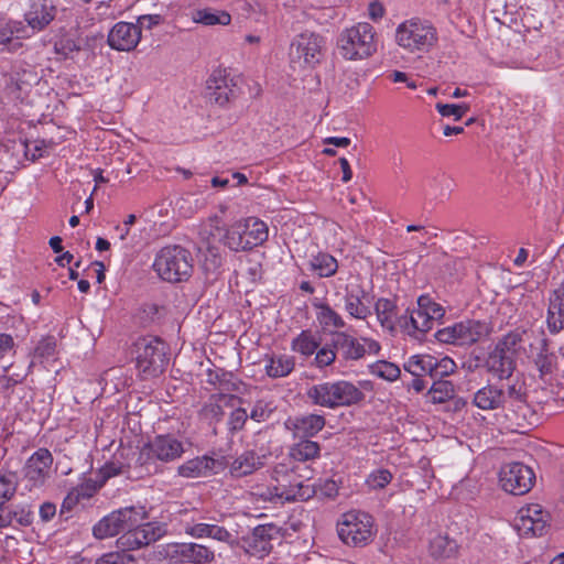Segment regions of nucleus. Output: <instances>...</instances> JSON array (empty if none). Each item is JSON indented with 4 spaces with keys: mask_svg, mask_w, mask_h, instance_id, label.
I'll list each match as a JSON object with an SVG mask.
<instances>
[{
    "mask_svg": "<svg viewBox=\"0 0 564 564\" xmlns=\"http://www.w3.org/2000/svg\"><path fill=\"white\" fill-rule=\"evenodd\" d=\"M337 50L346 61H360L377 52L375 28L367 22H359L346 28L337 37Z\"/></svg>",
    "mask_w": 564,
    "mask_h": 564,
    "instance_id": "nucleus-1",
    "label": "nucleus"
},
{
    "mask_svg": "<svg viewBox=\"0 0 564 564\" xmlns=\"http://www.w3.org/2000/svg\"><path fill=\"white\" fill-rule=\"evenodd\" d=\"M135 367L144 379L160 376L167 365V347L155 336L138 338L132 346Z\"/></svg>",
    "mask_w": 564,
    "mask_h": 564,
    "instance_id": "nucleus-2",
    "label": "nucleus"
},
{
    "mask_svg": "<svg viewBox=\"0 0 564 564\" xmlns=\"http://www.w3.org/2000/svg\"><path fill=\"white\" fill-rule=\"evenodd\" d=\"M438 41V33L429 20L412 18L398 25L395 42L410 53L429 52Z\"/></svg>",
    "mask_w": 564,
    "mask_h": 564,
    "instance_id": "nucleus-3",
    "label": "nucleus"
},
{
    "mask_svg": "<svg viewBox=\"0 0 564 564\" xmlns=\"http://www.w3.org/2000/svg\"><path fill=\"white\" fill-rule=\"evenodd\" d=\"M154 270L165 281L181 282L187 280L193 270V258L181 246H166L155 257Z\"/></svg>",
    "mask_w": 564,
    "mask_h": 564,
    "instance_id": "nucleus-4",
    "label": "nucleus"
},
{
    "mask_svg": "<svg viewBox=\"0 0 564 564\" xmlns=\"http://www.w3.org/2000/svg\"><path fill=\"white\" fill-rule=\"evenodd\" d=\"M268 226L256 217L235 223L226 229L223 242L232 251L252 249L267 241Z\"/></svg>",
    "mask_w": 564,
    "mask_h": 564,
    "instance_id": "nucleus-5",
    "label": "nucleus"
},
{
    "mask_svg": "<svg viewBox=\"0 0 564 564\" xmlns=\"http://www.w3.org/2000/svg\"><path fill=\"white\" fill-rule=\"evenodd\" d=\"M337 532L346 545L365 546L372 541L375 535L373 519L365 512H347L338 523Z\"/></svg>",
    "mask_w": 564,
    "mask_h": 564,
    "instance_id": "nucleus-6",
    "label": "nucleus"
},
{
    "mask_svg": "<svg viewBox=\"0 0 564 564\" xmlns=\"http://www.w3.org/2000/svg\"><path fill=\"white\" fill-rule=\"evenodd\" d=\"M324 40L313 32L296 35L290 45L289 56L293 69L314 67L322 61Z\"/></svg>",
    "mask_w": 564,
    "mask_h": 564,
    "instance_id": "nucleus-7",
    "label": "nucleus"
},
{
    "mask_svg": "<svg viewBox=\"0 0 564 564\" xmlns=\"http://www.w3.org/2000/svg\"><path fill=\"white\" fill-rule=\"evenodd\" d=\"M147 518L143 507H127L104 517L93 529L97 539L115 536L121 532H128Z\"/></svg>",
    "mask_w": 564,
    "mask_h": 564,
    "instance_id": "nucleus-8",
    "label": "nucleus"
},
{
    "mask_svg": "<svg viewBox=\"0 0 564 564\" xmlns=\"http://www.w3.org/2000/svg\"><path fill=\"white\" fill-rule=\"evenodd\" d=\"M489 334L490 327L486 322L465 319L438 329L435 337L443 344L471 346L489 336Z\"/></svg>",
    "mask_w": 564,
    "mask_h": 564,
    "instance_id": "nucleus-9",
    "label": "nucleus"
},
{
    "mask_svg": "<svg viewBox=\"0 0 564 564\" xmlns=\"http://www.w3.org/2000/svg\"><path fill=\"white\" fill-rule=\"evenodd\" d=\"M533 470L522 463L505 464L499 473L501 488L511 495L521 496L529 492L534 484Z\"/></svg>",
    "mask_w": 564,
    "mask_h": 564,
    "instance_id": "nucleus-10",
    "label": "nucleus"
},
{
    "mask_svg": "<svg viewBox=\"0 0 564 564\" xmlns=\"http://www.w3.org/2000/svg\"><path fill=\"white\" fill-rule=\"evenodd\" d=\"M183 453V444L178 440L171 435H159L141 449L139 459L143 465L154 460L169 463L180 458Z\"/></svg>",
    "mask_w": 564,
    "mask_h": 564,
    "instance_id": "nucleus-11",
    "label": "nucleus"
},
{
    "mask_svg": "<svg viewBox=\"0 0 564 564\" xmlns=\"http://www.w3.org/2000/svg\"><path fill=\"white\" fill-rule=\"evenodd\" d=\"M278 485L268 488L267 492L260 494L261 497L272 500L278 498L285 501L307 500L312 498L316 490L315 486L308 484L307 480L290 479L286 482V476L282 479L276 478Z\"/></svg>",
    "mask_w": 564,
    "mask_h": 564,
    "instance_id": "nucleus-12",
    "label": "nucleus"
},
{
    "mask_svg": "<svg viewBox=\"0 0 564 564\" xmlns=\"http://www.w3.org/2000/svg\"><path fill=\"white\" fill-rule=\"evenodd\" d=\"M550 513L539 503L522 507L516 518V528L523 535H542L549 525Z\"/></svg>",
    "mask_w": 564,
    "mask_h": 564,
    "instance_id": "nucleus-13",
    "label": "nucleus"
},
{
    "mask_svg": "<svg viewBox=\"0 0 564 564\" xmlns=\"http://www.w3.org/2000/svg\"><path fill=\"white\" fill-rule=\"evenodd\" d=\"M164 534V525L154 522H140L128 532H124L117 543L121 549L135 550L154 543Z\"/></svg>",
    "mask_w": 564,
    "mask_h": 564,
    "instance_id": "nucleus-14",
    "label": "nucleus"
},
{
    "mask_svg": "<svg viewBox=\"0 0 564 564\" xmlns=\"http://www.w3.org/2000/svg\"><path fill=\"white\" fill-rule=\"evenodd\" d=\"M280 535V528L272 523L258 525L242 539V547L252 556L263 557L271 552L272 541Z\"/></svg>",
    "mask_w": 564,
    "mask_h": 564,
    "instance_id": "nucleus-15",
    "label": "nucleus"
},
{
    "mask_svg": "<svg viewBox=\"0 0 564 564\" xmlns=\"http://www.w3.org/2000/svg\"><path fill=\"white\" fill-rule=\"evenodd\" d=\"M209 99L224 107L237 97V85L226 69H215L207 79Z\"/></svg>",
    "mask_w": 564,
    "mask_h": 564,
    "instance_id": "nucleus-16",
    "label": "nucleus"
},
{
    "mask_svg": "<svg viewBox=\"0 0 564 564\" xmlns=\"http://www.w3.org/2000/svg\"><path fill=\"white\" fill-rule=\"evenodd\" d=\"M141 40L139 25L129 22L116 23L108 34L107 42L116 51L130 52L137 47Z\"/></svg>",
    "mask_w": 564,
    "mask_h": 564,
    "instance_id": "nucleus-17",
    "label": "nucleus"
},
{
    "mask_svg": "<svg viewBox=\"0 0 564 564\" xmlns=\"http://www.w3.org/2000/svg\"><path fill=\"white\" fill-rule=\"evenodd\" d=\"M53 456L46 448L37 449L26 462L24 466V477L32 486H41L48 476Z\"/></svg>",
    "mask_w": 564,
    "mask_h": 564,
    "instance_id": "nucleus-18",
    "label": "nucleus"
},
{
    "mask_svg": "<svg viewBox=\"0 0 564 564\" xmlns=\"http://www.w3.org/2000/svg\"><path fill=\"white\" fill-rule=\"evenodd\" d=\"M325 424V417L319 414L297 415L285 421L286 430L291 431L295 438L306 440L319 433Z\"/></svg>",
    "mask_w": 564,
    "mask_h": 564,
    "instance_id": "nucleus-19",
    "label": "nucleus"
},
{
    "mask_svg": "<svg viewBox=\"0 0 564 564\" xmlns=\"http://www.w3.org/2000/svg\"><path fill=\"white\" fill-rule=\"evenodd\" d=\"M332 346L337 351L339 360L356 361L367 354L366 346L359 339L346 332H335L332 335Z\"/></svg>",
    "mask_w": 564,
    "mask_h": 564,
    "instance_id": "nucleus-20",
    "label": "nucleus"
},
{
    "mask_svg": "<svg viewBox=\"0 0 564 564\" xmlns=\"http://www.w3.org/2000/svg\"><path fill=\"white\" fill-rule=\"evenodd\" d=\"M368 294L359 283H349L345 288V310L357 319H366L370 315V307L367 304Z\"/></svg>",
    "mask_w": 564,
    "mask_h": 564,
    "instance_id": "nucleus-21",
    "label": "nucleus"
},
{
    "mask_svg": "<svg viewBox=\"0 0 564 564\" xmlns=\"http://www.w3.org/2000/svg\"><path fill=\"white\" fill-rule=\"evenodd\" d=\"M506 420L512 432L524 434L536 423L534 411L527 400L506 408Z\"/></svg>",
    "mask_w": 564,
    "mask_h": 564,
    "instance_id": "nucleus-22",
    "label": "nucleus"
},
{
    "mask_svg": "<svg viewBox=\"0 0 564 564\" xmlns=\"http://www.w3.org/2000/svg\"><path fill=\"white\" fill-rule=\"evenodd\" d=\"M220 390L221 392L213 394L209 402L203 408L205 415L216 421L221 420V417L225 415L226 408L234 409L235 406L242 403L241 398L231 393L224 392L229 390L228 382L220 381Z\"/></svg>",
    "mask_w": 564,
    "mask_h": 564,
    "instance_id": "nucleus-23",
    "label": "nucleus"
},
{
    "mask_svg": "<svg viewBox=\"0 0 564 564\" xmlns=\"http://www.w3.org/2000/svg\"><path fill=\"white\" fill-rule=\"evenodd\" d=\"M399 327L406 333L409 336L420 338L422 335L427 333L433 327V322L424 314L421 307L413 311H406L405 314L401 315L398 319Z\"/></svg>",
    "mask_w": 564,
    "mask_h": 564,
    "instance_id": "nucleus-24",
    "label": "nucleus"
},
{
    "mask_svg": "<svg viewBox=\"0 0 564 564\" xmlns=\"http://www.w3.org/2000/svg\"><path fill=\"white\" fill-rule=\"evenodd\" d=\"M517 359L494 348L485 359V368L499 380L509 379L517 367Z\"/></svg>",
    "mask_w": 564,
    "mask_h": 564,
    "instance_id": "nucleus-25",
    "label": "nucleus"
},
{
    "mask_svg": "<svg viewBox=\"0 0 564 564\" xmlns=\"http://www.w3.org/2000/svg\"><path fill=\"white\" fill-rule=\"evenodd\" d=\"M173 556L184 563L209 564L215 560L214 551L197 543H180L173 546Z\"/></svg>",
    "mask_w": 564,
    "mask_h": 564,
    "instance_id": "nucleus-26",
    "label": "nucleus"
},
{
    "mask_svg": "<svg viewBox=\"0 0 564 564\" xmlns=\"http://www.w3.org/2000/svg\"><path fill=\"white\" fill-rule=\"evenodd\" d=\"M264 456H260L253 449L245 451L237 456L229 466L232 477L240 478L253 474L264 465Z\"/></svg>",
    "mask_w": 564,
    "mask_h": 564,
    "instance_id": "nucleus-27",
    "label": "nucleus"
},
{
    "mask_svg": "<svg viewBox=\"0 0 564 564\" xmlns=\"http://www.w3.org/2000/svg\"><path fill=\"white\" fill-rule=\"evenodd\" d=\"M547 326L553 333L564 329V280L550 297Z\"/></svg>",
    "mask_w": 564,
    "mask_h": 564,
    "instance_id": "nucleus-28",
    "label": "nucleus"
},
{
    "mask_svg": "<svg viewBox=\"0 0 564 564\" xmlns=\"http://www.w3.org/2000/svg\"><path fill=\"white\" fill-rule=\"evenodd\" d=\"M336 408L349 406L360 402L364 393L354 383L346 380L333 381Z\"/></svg>",
    "mask_w": 564,
    "mask_h": 564,
    "instance_id": "nucleus-29",
    "label": "nucleus"
},
{
    "mask_svg": "<svg viewBox=\"0 0 564 564\" xmlns=\"http://www.w3.org/2000/svg\"><path fill=\"white\" fill-rule=\"evenodd\" d=\"M474 404L481 410H496L503 405L502 388L492 384L482 387L474 394Z\"/></svg>",
    "mask_w": 564,
    "mask_h": 564,
    "instance_id": "nucleus-30",
    "label": "nucleus"
},
{
    "mask_svg": "<svg viewBox=\"0 0 564 564\" xmlns=\"http://www.w3.org/2000/svg\"><path fill=\"white\" fill-rule=\"evenodd\" d=\"M215 466V459L208 456L195 457L178 466L177 474L185 478L207 476Z\"/></svg>",
    "mask_w": 564,
    "mask_h": 564,
    "instance_id": "nucleus-31",
    "label": "nucleus"
},
{
    "mask_svg": "<svg viewBox=\"0 0 564 564\" xmlns=\"http://www.w3.org/2000/svg\"><path fill=\"white\" fill-rule=\"evenodd\" d=\"M375 310L380 325L393 333L395 327L399 326L398 319L400 318L395 303L392 300L381 297L376 302Z\"/></svg>",
    "mask_w": 564,
    "mask_h": 564,
    "instance_id": "nucleus-32",
    "label": "nucleus"
},
{
    "mask_svg": "<svg viewBox=\"0 0 564 564\" xmlns=\"http://www.w3.org/2000/svg\"><path fill=\"white\" fill-rule=\"evenodd\" d=\"M55 13L56 10L53 6L34 4L25 14V20L33 30L42 31L54 20Z\"/></svg>",
    "mask_w": 564,
    "mask_h": 564,
    "instance_id": "nucleus-33",
    "label": "nucleus"
},
{
    "mask_svg": "<svg viewBox=\"0 0 564 564\" xmlns=\"http://www.w3.org/2000/svg\"><path fill=\"white\" fill-rule=\"evenodd\" d=\"M333 388L334 384L329 381L314 384L307 389L306 397L314 405L336 409Z\"/></svg>",
    "mask_w": 564,
    "mask_h": 564,
    "instance_id": "nucleus-34",
    "label": "nucleus"
},
{
    "mask_svg": "<svg viewBox=\"0 0 564 564\" xmlns=\"http://www.w3.org/2000/svg\"><path fill=\"white\" fill-rule=\"evenodd\" d=\"M199 251L203 252L202 268L206 273L216 274L223 265V256L218 246L203 236Z\"/></svg>",
    "mask_w": 564,
    "mask_h": 564,
    "instance_id": "nucleus-35",
    "label": "nucleus"
},
{
    "mask_svg": "<svg viewBox=\"0 0 564 564\" xmlns=\"http://www.w3.org/2000/svg\"><path fill=\"white\" fill-rule=\"evenodd\" d=\"M192 20L206 26L229 25L231 15L225 10H215L212 8L198 9L192 13Z\"/></svg>",
    "mask_w": 564,
    "mask_h": 564,
    "instance_id": "nucleus-36",
    "label": "nucleus"
},
{
    "mask_svg": "<svg viewBox=\"0 0 564 564\" xmlns=\"http://www.w3.org/2000/svg\"><path fill=\"white\" fill-rule=\"evenodd\" d=\"M429 550L435 558H452L458 553V544L446 534H437L431 540Z\"/></svg>",
    "mask_w": 564,
    "mask_h": 564,
    "instance_id": "nucleus-37",
    "label": "nucleus"
},
{
    "mask_svg": "<svg viewBox=\"0 0 564 564\" xmlns=\"http://www.w3.org/2000/svg\"><path fill=\"white\" fill-rule=\"evenodd\" d=\"M301 441L295 443L290 448V457L295 462H307L313 460L319 456L321 446L317 442L300 438Z\"/></svg>",
    "mask_w": 564,
    "mask_h": 564,
    "instance_id": "nucleus-38",
    "label": "nucleus"
},
{
    "mask_svg": "<svg viewBox=\"0 0 564 564\" xmlns=\"http://www.w3.org/2000/svg\"><path fill=\"white\" fill-rule=\"evenodd\" d=\"M436 367V358L431 355H415L404 364V369L414 377L430 375Z\"/></svg>",
    "mask_w": 564,
    "mask_h": 564,
    "instance_id": "nucleus-39",
    "label": "nucleus"
},
{
    "mask_svg": "<svg viewBox=\"0 0 564 564\" xmlns=\"http://www.w3.org/2000/svg\"><path fill=\"white\" fill-rule=\"evenodd\" d=\"M310 268L321 278L333 276L338 269L337 260L329 253L319 252L313 256L310 261Z\"/></svg>",
    "mask_w": 564,
    "mask_h": 564,
    "instance_id": "nucleus-40",
    "label": "nucleus"
},
{
    "mask_svg": "<svg viewBox=\"0 0 564 564\" xmlns=\"http://www.w3.org/2000/svg\"><path fill=\"white\" fill-rule=\"evenodd\" d=\"M294 358L291 356H273L269 359L268 364L265 365V371L269 377L280 378L291 373L292 370L294 369Z\"/></svg>",
    "mask_w": 564,
    "mask_h": 564,
    "instance_id": "nucleus-41",
    "label": "nucleus"
},
{
    "mask_svg": "<svg viewBox=\"0 0 564 564\" xmlns=\"http://www.w3.org/2000/svg\"><path fill=\"white\" fill-rule=\"evenodd\" d=\"M317 308V321L325 329H341L346 326L344 318L328 304L321 303L315 305Z\"/></svg>",
    "mask_w": 564,
    "mask_h": 564,
    "instance_id": "nucleus-42",
    "label": "nucleus"
},
{
    "mask_svg": "<svg viewBox=\"0 0 564 564\" xmlns=\"http://www.w3.org/2000/svg\"><path fill=\"white\" fill-rule=\"evenodd\" d=\"M522 333L519 329L511 330L503 335L495 345L499 351H502L517 359L518 354L521 349Z\"/></svg>",
    "mask_w": 564,
    "mask_h": 564,
    "instance_id": "nucleus-43",
    "label": "nucleus"
},
{
    "mask_svg": "<svg viewBox=\"0 0 564 564\" xmlns=\"http://www.w3.org/2000/svg\"><path fill=\"white\" fill-rule=\"evenodd\" d=\"M318 345V341L311 332L303 330L296 338L293 339L292 349L296 352H300L301 355L311 356L316 351Z\"/></svg>",
    "mask_w": 564,
    "mask_h": 564,
    "instance_id": "nucleus-44",
    "label": "nucleus"
},
{
    "mask_svg": "<svg viewBox=\"0 0 564 564\" xmlns=\"http://www.w3.org/2000/svg\"><path fill=\"white\" fill-rule=\"evenodd\" d=\"M455 394L454 386L451 381H435L429 390V398L433 403H444Z\"/></svg>",
    "mask_w": 564,
    "mask_h": 564,
    "instance_id": "nucleus-45",
    "label": "nucleus"
},
{
    "mask_svg": "<svg viewBox=\"0 0 564 564\" xmlns=\"http://www.w3.org/2000/svg\"><path fill=\"white\" fill-rule=\"evenodd\" d=\"M503 393V405L502 408H508L516 403H521L527 400V391L524 384L520 381H513L509 383L507 388H502Z\"/></svg>",
    "mask_w": 564,
    "mask_h": 564,
    "instance_id": "nucleus-46",
    "label": "nucleus"
},
{
    "mask_svg": "<svg viewBox=\"0 0 564 564\" xmlns=\"http://www.w3.org/2000/svg\"><path fill=\"white\" fill-rule=\"evenodd\" d=\"M371 373L388 381H394L400 377V368L386 360H379L371 366Z\"/></svg>",
    "mask_w": 564,
    "mask_h": 564,
    "instance_id": "nucleus-47",
    "label": "nucleus"
},
{
    "mask_svg": "<svg viewBox=\"0 0 564 564\" xmlns=\"http://www.w3.org/2000/svg\"><path fill=\"white\" fill-rule=\"evenodd\" d=\"M417 305L422 308V311H424V314L427 315V317H430L433 323L441 319L445 314L443 306L434 302L427 295H421L417 299Z\"/></svg>",
    "mask_w": 564,
    "mask_h": 564,
    "instance_id": "nucleus-48",
    "label": "nucleus"
},
{
    "mask_svg": "<svg viewBox=\"0 0 564 564\" xmlns=\"http://www.w3.org/2000/svg\"><path fill=\"white\" fill-rule=\"evenodd\" d=\"M17 485L14 474H0V508L13 497L17 491Z\"/></svg>",
    "mask_w": 564,
    "mask_h": 564,
    "instance_id": "nucleus-49",
    "label": "nucleus"
},
{
    "mask_svg": "<svg viewBox=\"0 0 564 564\" xmlns=\"http://www.w3.org/2000/svg\"><path fill=\"white\" fill-rule=\"evenodd\" d=\"M534 364L540 372L541 378H545L553 372L555 367V356L543 348L535 357Z\"/></svg>",
    "mask_w": 564,
    "mask_h": 564,
    "instance_id": "nucleus-50",
    "label": "nucleus"
},
{
    "mask_svg": "<svg viewBox=\"0 0 564 564\" xmlns=\"http://www.w3.org/2000/svg\"><path fill=\"white\" fill-rule=\"evenodd\" d=\"M241 404L231 409L230 415L228 417L227 426L228 431L231 434L241 431L249 417L247 410L240 406Z\"/></svg>",
    "mask_w": 564,
    "mask_h": 564,
    "instance_id": "nucleus-51",
    "label": "nucleus"
},
{
    "mask_svg": "<svg viewBox=\"0 0 564 564\" xmlns=\"http://www.w3.org/2000/svg\"><path fill=\"white\" fill-rule=\"evenodd\" d=\"M122 549L121 552H109L97 558L95 564H135L137 561L133 555L127 553Z\"/></svg>",
    "mask_w": 564,
    "mask_h": 564,
    "instance_id": "nucleus-52",
    "label": "nucleus"
},
{
    "mask_svg": "<svg viewBox=\"0 0 564 564\" xmlns=\"http://www.w3.org/2000/svg\"><path fill=\"white\" fill-rule=\"evenodd\" d=\"M274 410L275 406H273L272 402L259 400L251 410L250 419L256 422H264L271 416Z\"/></svg>",
    "mask_w": 564,
    "mask_h": 564,
    "instance_id": "nucleus-53",
    "label": "nucleus"
},
{
    "mask_svg": "<svg viewBox=\"0 0 564 564\" xmlns=\"http://www.w3.org/2000/svg\"><path fill=\"white\" fill-rule=\"evenodd\" d=\"M437 111L443 117L453 116L455 120H459L469 110V106L466 104L454 105V104H436Z\"/></svg>",
    "mask_w": 564,
    "mask_h": 564,
    "instance_id": "nucleus-54",
    "label": "nucleus"
},
{
    "mask_svg": "<svg viewBox=\"0 0 564 564\" xmlns=\"http://www.w3.org/2000/svg\"><path fill=\"white\" fill-rule=\"evenodd\" d=\"M55 349L56 341L54 337L43 338L39 341L37 346L34 349V358L40 359L41 361L43 359H47L55 354Z\"/></svg>",
    "mask_w": 564,
    "mask_h": 564,
    "instance_id": "nucleus-55",
    "label": "nucleus"
},
{
    "mask_svg": "<svg viewBox=\"0 0 564 564\" xmlns=\"http://www.w3.org/2000/svg\"><path fill=\"white\" fill-rule=\"evenodd\" d=\"M337 351L334 349V347L330 345H326L322 347L321 349H316V356H315V366L317 368H324L329 365H332L337 357Z\"/></svg>",
    "mask_w": 564,
    "mask_h": 564,
    "instance_id": "nucleus-56",
    "label": "nucleus"
},
{
    "mask_svg": "<svg viewBox=\"0 0 564 564\" xmlns=\"http://www.w3.org/2000/svg\"><path fill=\"white\" fill-rule=\"evenodd\" d=\"M94 491H95V488L90 487V486H82L79 488L74 489L65 498L62 508L70 509L72 506L76 505L80 498L91 497Z\"/></svg>",
    "mask_w": 564,
    "mask_h": 564,
    "instance_id": "nucleus-57",
    "label": "nucleus"
},
{
    "mask_svg": "<svg viewBox=\"0 0 564 564\" xmlns=\"http://www.w3.org/2000/svg\"><path fill=\"white\" fill-rule=\"evenodd\" d=\"M391 479L392 475L389 470L380 469L369 475L367 484L372 489H382L391 481Z\"/></svg>",
    "mask_w": 564,
    "mask_h": 564,
    "instance_id": "nucleus-58",
    "label": "nucleus"
},
{
    "mask_svg": "<svg viewBox=\"0 0 564 564\" xmlns=\"http://www.w3.org/2000/svg\"><path fill=\"white\" fill-rule=\"evenodd\" d=\"M209 538L229 544L235 542V535L224 527L217 524H210Z\"/></svg>",
    "mask_w": 564,
    "mask_h": 564,
    "instance_id": "nucleus-59",
    "label": "nucleus"
},
{
    "mask_svg": "<svg viewBox=\"0 0 564 564\" xmlns=\"http://www.w3.org/2000/svg\"><path fill=\"white\" fill-rule=\"evenodd\" d=\"M315 495L319 494L321 496L325 498H335L338 494V486L335 480L333 479H326L318 484V486H315Z\"/></svg>",
    "mask_w": 564,
    "mask_h": 564,
    "instance_id": "nucleus-60",
    "label": "nucleus"
},
{
    "mask_svg": "<svg viewBox=\"0 0 564 564\" xmlns=\"http://www.w3.org/2000/svg\"><path fill=\"white\" fill-rule=\"evenodd\" d=\"M454 368H455V364H454V361L452 359L443 358L440 361L436 359V367L431 372V377L435 378V377H438V376H441V377L442 376H447V375H449L451 372L454 371Z\"/></svg>",
    "mask_w": 564,
    "mask_h": 564,
    "instance_id": "nucleus-61",
    "label": "nucleus"
},
{
    "mask_svg": "<svg viewBox=\"0 0 564 564\" xmlns=\"http://www.w3.org/2000/svg\"><path fill=\"white\" fill-rule=\"evenodd\" d=\"M210 524L209 523H196L185 527V533L196 539L209 538Z\"/></svg>",
    "mask_w": 564,
    "mask_h": 564,
    "instance_id": "nucleus-62",
    "label": "nucleus"
},
{
    "mask_svg": "<svg viewBox=\"0 0 564 564\" xmlns=\"http://www.w3.org/2000/svg\"><path fill=\"white\" fill-rule=\"evenodd\" d=\"M369 18L373 21L381 19L384 14V8L381 3L373 1L368 7Z\"/></svg>",
    "mask_w": 564,
    "mask_h": 564,
    "instance_id": "nucleus-63",
    "label": "nucleus"
},
{
    "mask_svg": "<svg viewBox=\"0 0 564 564\" xmlns=\"http://www.w3.org/2000/svg\"><path fill=\"white\" fill-rule=\"evenodd\" d=\"M56 513L55 505L45 502L40 507V517L43 521H50Z\"/></svg>",
    "mask_w": 564,
    "mask_h": 564,
    "instance_id": "nucleus-64",
    "label": "nucleus"
}]
</instances>
